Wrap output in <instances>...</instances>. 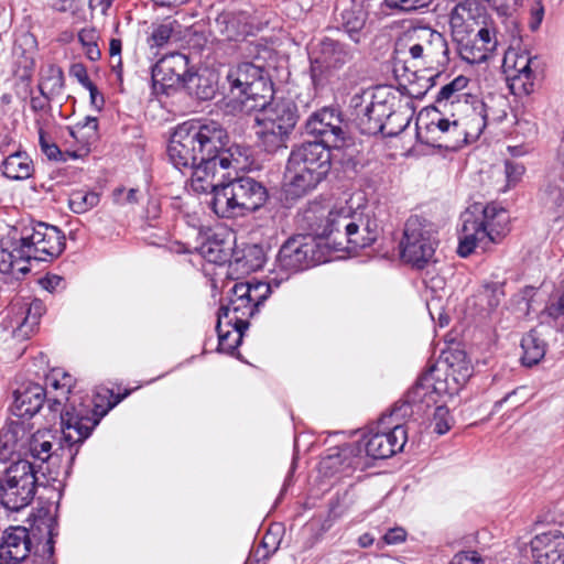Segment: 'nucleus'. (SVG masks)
Masks as SVG:
<instances>
[{"instance_id":"f257e3e1","label":"nucleus","mask_w":564,"mask_h":564,"mask_svg":"<svg viewBox=\"0 0 564 564\" xmlns=\"http://www.w3.org/2000/svg\"><path fill=\"white\" fill-rule=\"evenodd\" d=\"M229 137L215 120H192L178 124L171 135L167 154L180 171L191 172L196 193H214L212 207L223 217L243 216L261 208L269 195L267 187L250 176L225 182L229 170H238V148H226Z\"/></svg>"},{"instance_id":"f03ea898","label":"nucleus","mask_w":564,"mask_h":564,"mask_svg":"<svg viewBox=\"0 0 564 564\" xmlns=\"http://www.w3.org/2000/svg\"><path fill=\"white\" fill-rule=\"evenodd\" d=\"M47 406L52 412H59L62 427V449L67 448L70 460H74L79 446L89 437L104 414L93 408L88 399L73 392L75 379L63 369L56 368L45 378Z\"/></svg>"},{"instance_id":"7ed1b4c3","label":"nucleus","mask_w":564,"mask_h":564,"mask_svg":"<svg viewBox=\"0 0 564 564\" xmlns=\"http://www.w3.org/2000/svg\"><path fill=\"white\" fill-rule=\"evenodd\" d=\"M355 50L340 40L324 36L310 48V74L316 91L345 94L351 86L344 70L354 58Z\"/></svg>"},{"instance_id":"20e7f679","label":"nucleus","mask_w":564,"mask_h":564,"mask_svg":"<svg viewBox=\"0 0 564 564\" xmlns=\"http://www.w3.org/2000/svg\"><path fill=\"white\" fill-rule=\"evenodd\" d=\"M228 113H251L273 97V88L261 67L252 63L231 66L223 84Z\"/></svg>"},{"instance_id":"39448f33","label":"nucleus","mask_w":564,"mask_h":564,"mask_svg":"<svg viewBox=\"0 0 564 564\" xmlns=\"http://www.w3.org/2000/svg\"><path fill=\"white\" fill-rule=\"evenodd\" d=\"M508 215L503 208L487 205L479 213L478 207L462 214V228L457 252L468 257L477 248L486 250L490 243H496L505 235Z\"/></svg>"},{"instance_id":"423d86ee","label":"nucleus","mask_w":564,"mask_h":564,"mask_svg":"<svg viewBox=\"0 0 564 564\" xmlns=\"http://www.w3.org/2000/svg\"><path fill=\"white\" fill-rule=\"evenodd\" d=\"M253 112L260 145L270 153L286 148V140L297 121L295 106L290 101L271 102L269 99L268 104Z\"/></svg>"},{"instance_id":"0eeeda50","label":"nucleus","mask_w":564,"mask_h":564,"mask_svg":"<svg viewBox=\"0 0 564 564\" xmlns=\"http://www.w3.org/2000/svg\"><path fill=\"white\" fill-rule=\"evenodd\" d=\"M350 108L354 110L355 121L364 134L384 133L394 135L403 130V127L398 131L387 130V124L394 112L392 105L382 96L380 88L376 90L366 89L354 95L350 99Z\"/></svg>"},{"instance_id":"6e6552de","label":"nucleus","mask_w":564,"mask_h":564,"mask_svg":"<svg viewBox=\"0 0 564 564\" xmlns=\"http://www.w3.org/2000/svg\"><path fill=\"white\" fill-rule=\"evenodd\" d=\"M437 243L434 225L417 215L405 221L400 241V254L403 261L423 269L433 261Z\"/></svg>"},{"instance_id":"1a4fd4ad","label":"nucleus","mask_w":564,"mask_h":564,"mask_svg":"<svg viewBox=\"0 0 564 564\" xmlns=\"http://www.w3.org/2000/svg\"><path fill=\"white\" fill-rule=\"evenodd\" d=\"M231 293L232 297L228 305H223L219 308L218 318L226 321L227 326L239 325L248 328L249 318L270 295L271 283L240 282L234 285Z\"/></svg>"},{"instance_id":"9d476101","label":"nucleus","mask_w":564,"mask_h":564,"mask_svg":"<svg viewBox=\"0 0 564 564\" xmlns=\"http://www.w3.org/2000/svg\"><path fill=\"white\" fill-rule=\"evenodd\" d=\"M409 404L395 405L388 414H383L377 426L366 441L367 455L375 459H384L403 449L408 435L400 417L405 415Z\"/></svg>"},{"instance_id":"9b49d317","label":"nucleus","mask_w":564,"mask_h":564,"mask_svg":"<svg viewBox=\"0 0 564 564\" xmlns=\"http://www.w3.org/2000/svg\"><path fill=\"white\" fill-rule=\"evenodd\" d=\"M36 477L33 463L18 459L6 471L4 484L1 481L2 507L19 511L29 506L35 495Z\"/></svg>"},{"instance_id":"f8f14e48","label":"nucleus","mask_w":564,"mask_h":564,"mask_svg":"<svg viewBox=\"0 0 564 564\" xmlns=\"http://www.w3.org/2000/svg\"><path fill=\"white\" fill-rule=\"evenodd\" d=\"M403 45L412 59L422 64H445L448 62L449 50L445 36L430 26H413L402 36Z\"/></svg>"},{"instance_id":"ddd939ff","label":"nucleus","mask_w":564,"mask_h":564,"mask_svg":"<svg viewBox=\"0 0 564 564\" xmlns=\"http://www.w3.org/2000/svg\"><path fill=\"white\" fill-rule=\"evenodd\" d=\"M324 261L319 242L312 236H295L288 239L276 257L278 267L288 272L303 271Z\"/></svg>"},{"instance_id":"4468645a","label":"nucleus","mask_w":564,"mask_h":564,"mask_svg":"<svg viewBox=\"0 0 564 564\" xmlns=\"http://www.w3.org/2000/svg\"><path fill=\"white\" fill-rule=\"evenodd\" d=\"M20 235L32 260L52 261L65 249V236L56 226L37 223L24 227Z\"/></svg>"},{"instance_id":"2eb2a0df","label":"nucleus","mask_w":564,"mask_h":564,"mask_svg":"<svg viewBox=\"0 0 564 564\" xmlns=\"http://www.w3.org/2000/svg\"><path fill=\"white\" fill-rule=\"evenodd\" d=\"M307 134L316 138L315 143H322L328 149H340L345 144L346 131L340 113L329 107L313 112L305 122Z\"/></svg>"},{"instance_id":"dca6fc26","label":"nucleus","mask_w":564,"mask_h":564,"mask_svg":"<svg viewBox=\"0 0 564 564\" xmlns=\"http://www.w3.org/2000/svg\"><path fill=\"white\" fill-rule=\"evenodd\" d=\"M188 57L172 53L160 58L152 67V85L155 93L170 94L171 89L185 86L188 75Z\"/></svg>"},{"instance_id":"f3484780","label":"nucleus","mask_w":564,"mask_h":564,"mask_svg":"<svg viewBox=\"0 0 564 564\" xmlns=\"http://www.w3.org/2000/svg\"><path fill=\"white\" fill-rule=\"evenodd\" d=\"M31 257L20 231H10L0 240V272L15 279L30 272Z\"/></svg>"},{"instance_id":"a211bd4d","label":"nucleus","mask_w":564,"mask_h":564,"mask_svg":"<svg viewBox=\"0 0 564 564\" xmlns=\"http://www.w3.org/2000/svg\"><path fill=\"white\" fill-rule=\"evenodd\" d=\"M484 10L478 0H463L452 9L449 28L454 43L462 42L478 30Z\"/></svg>"},{"instance_id":"6ab92c4d","label":"nucleus","mask_w":564,"mask_h":564,"mask_svg":"<svg viewBox=\"0 0 564 564\" xmlns=\"http://www.w3.org/2000/svg\"><path fill=\"white\" fill-rule=\"evenodd\" d=\"M44 312L45 306L43 302L37 299L30 303H13L9 315L12 336L18 340L30 338L36 330Z\"/></svg>"},{"instance_id":"aec40b11","label":"nucleus","mask_w":564,"mask_h":564,"mask_svg":"<svg viewBox=\"0 0 564 564\" xmlns=\"http://www.w3.org/2000/svg\"><path fill=\"white\" fill-rule=\"evenodd\" d=\"M532 58L528 54H520L514 50L505 53L502 69L510 83L513 94H529L533 87L531 69Z\"/></svg>"},{"instance_id":"412c9836","label":"nucleus","mask_w":564,"mask_h":564,"mask_svg":"<svg viewBox=\"0 0 564 564\" xmlns=\"http://www.w3.org/2000/svg\"><path fill=\"white\" fill-rule=\"evenodd\" d=\"M357 227L351 229L345 238L344 249L357 251L372 245L379 235L380 223L375 213L368 208L359 209L352 216Z\"/></svg>"},{"instance_id":"4be33fe9","label":"nucleus","mask_w":564,"mask_h":564,"mask_svg":"<svg viewBox=\"0 0 564 564\" xmlns=\"http://www.w3.org/2000/svg\"><path fill=\"white\" fill-rule=\"evenodd\" d=\"M330 151L322 143L305 142L292 150L288 163L304 170L321 171L326 176L332 165Z\"/></svg>"},{"instance_id":"5701e85b","label":"nucleus","mask_w":564,"mask_h":564,"mask_svg":"<svg viewBox=\"0 0 564 564\" xmlns=\"http://www.w3.org/2000/svg\"><path fill=\"white\" fill-rule=\"evenodd\" d=\"M530 545L534 564H564V534L560 530L536 534Z\"/></svg>"},{"instance_id":"b1692460","label":"nucleus","mask_w":564,"mask_h":564,"mask_svg":"<svg viewBox=\"0 0 564 564\" xmlns=\"http://www.w3.org/2000/svg\"><path fill=\"white\" fill-rule=\"evenodd\" d=\"M457 117L467 142L476 141L488 124L489 105L482 100L473 99L458 110Z\"/></svg>"},{"instance_id":"393cba45","label":"nucleus","mask_w":564,"mask_h":564,"mask_svg":"<svg viewBox=\"0 0 564 564\" xmlns=\"http://www.w3.org/2000/svg\"><path fill=\"white\" fill-rule=\"evenodd\" d=\"M28 436V424L20 421H12L6 424L0 432V460H14V457L22 459L25 455V442Z\"/></svg>"},{"instance_id":"a878e982","label":"nucleus","mask_w":564,"mask_h":564,"mask_svg":"<svg viewBox=\"0 0 564 564\" xmlns=\"http://www.w3.org/2000/svg\"><path fill=\"white\" fill-rule=\"evenodd\" d=\"M47 401V391L39 383L25 382L14 391L12 412L19 417L33 416Z\"/></svg>"},{"instance_id":"bb28decb","label":"nucleus","mask_w":564,"mask_h":564,"mask_svg":"<svg viewBox=\"0 0 564 564\" xmlns=\"http://www.w3.org/2000/svg\"><path fill=\"white\" fill-rule=\"evenodd\" d=\"M543 210L555 219L564 216V163L552 172L540 194Z\"/></svg>"},{"instance_id":"cd10ccee","label":"nucleus","mask_w":564,"mask_h":564,"mask_svg":"<svg viewBox=\"0 0 564 564\" xmlns=\"http://www.w3.org/2000/svg\"><path fill=\"white\" fill-rule=\"evenodd\" d=\"M357 212L358 209H354L350 206H341L328 213L323 234L327 239H332L340 249H344L345 238L348 232L357 227L352 219Z\"/></svg>"},{"instance_id":"c85d7f7f","label":"nucleus","mask_w":564,"mask_h":564,"mask_svg":"<svg viewBox=\"0 0 564 564\" xmlns=\"http://www.w3.org/2000/svg\"><path fill=\"white\" fill-rule=\"evenodd\" d=\"M467 84V77L458 76L443 86L435 98L436 109L444 113H452L453 111L457 112L464 108V105H468L469 98H474L464 91Z\"/></svg>"},{"instance_id":"c756f323","label":"nucleus","mask_w":564,"mask_h":564,"mask_svg":"<svg viewBox=\"0 0 564 564\" xmlns=\"http://www.w3.org/2000/svg\"><path fill=\"white\" fill-rule=\"evenodd\" d=\"M324 177L321 171L304 170L288 163L285 171L286 193L292 197H301L314 189Z\"/></svg>"},{"instance_id":"7c9ffc66","label":"nucleus","mask_w":564,"mask_h":564,"mask_svg":"<svg viewBox=\"0 0 564 564\" xmlns=\"http://www.w3.org/2000/svg\"><path fill=\"white\" fill-rule=\"evenodd\" d=\"M32 547L31 532L23 527H18L7 534L1 554L7 555L14 564H20L32 558L29 556Z\"/></svg>"},{"instance_id":"2f4dec72","label":"nucleus","mask_w":564,"mask_h":564,"mask_svg":"<svg viewBox=\"0 0 564 564\" xmlns=\"http://www.w3.org/2000/svg\"><path fill=\"white\" fill-rule=\"evenodd\" d=\"M54 435L50 430H37L31 433L28 427L24 457H31L41 463L47 462L53 455Z\"/></svg>"},{"instance_id":"473e14b6","label":"nucleus","mask_w":564,"mask_h":564,"mask_svg":"<svg viewBox=\"0 0 564 564\" xmlns=\"http://www.w3.org/2000/svg\"><path fill=\"white\" fill-rule=\"evenodd\" d=\"M187 90L200 100H210L218 90V75L210 69L189 73L185 84Z\"/></svg>"},{"instance_id":"72a5a7b5","label":"nucleus","mask_w":564,"mask_h":564,"mask_svg":"<svg viewBox=\"0 0 564 564\" xmlns=\"http://www.w3.org/2000/svg\"><path fill=\"white\" fill-rule=\"evenodd\" d=\"M215 26L227 40L236 41L248 33L246 14L224 11L215 20Z\"/></svg>"},{"instance_id":"f704fd0d","label":"nucleus","mask_w":564,"mask_h":564,"mask_svg":"<svg viewBox=\"0 0 564 564\" xmlns=\"http://www.w3.org/2000/svg\"><path fill=\"white\" fill-rule=\"evenodd\" d=\"M39 144L42 153L50 160L55 162H66L68 159L77 160L88 153V148L82 144L78 149H66L62 151L59 147L51 140L45 131L39 129Z\"/></svg>"},{"instance_id":"c9c22d12","label":"nucleus","mask_w":564,"mask_h":564,"mask_svg":"<svg viewBox=\"0 0 564 564\" xmlns=\"http://www.w3.org/2000/svg\"><path fill=\"white\" fill-rule=\"evenodd\" d=\"M2 167L3 176L15 181L26 180L34 173L32 160L25 152L10 154L3 161Z\"/></svg>"},{"instance_id":"e433bc0d","label":"nucleus","mask_w":564,"mask_h":564,"mask_svg":"<svg viewBox=\"0 0 564 564\" xmlns=\"http://www.w3.org/2000/svg\"><path fill=\"white\" fill-rule=\"evenodd\" d=\"M471 376V369L467 362H462L455 367L451 365L445 373L444 387L441 381L434 387L438 393L455 394L468 381Z\"/></svg>"},{"instance_id":"4c0bfd02","label":"nucleus","mask_w":564,"mask_h":564,"mask_svg":"<svg viewBox=\"0 0 564 564\" xmlns=\"http://www.w3.org/2000/svg\"><path fill=\"white\" fill-rule=\"evenodd\" d=\"M430 129H432V131L436 130L444 135L446 141L453 143V148H459L468 143L455 111H453L448 118H440L436 122L432 121Z\"/></svg>"},{"instance_id":"58836bf2","label":"nucleus","mask_w":564,"mask_h":564,"mask_svg":"<svg viewBox=\"0 0 564 564\" xmlns=\"http://www.w3.org/2000/svg\"><path fill=\"white\" fill-rule=\"evenodd\" d=\"M247 328L239 325L227 326L226 321L218 318L216 330L218 334V350L227 354H232L234 350L240 345L243 332Z\"/></svg>"},{"instance_id":"ea45409f","label":"nucleus","mask_w":564,"mask_h":564,"mask_svg":"<svg viewBox=\"0 0 564 564\" xmlns=\"http://www.w3.org/2000/svg\"><path fill=\"white\" fill-rule=\"evenodd\" d=\"M523 355L521 360L525 366L536 365L545 355V343L535 329L527 333L521 340Z\"/></svg>"},{"instance_id":"a19ab883","label":"nucleus","mask_w":564,"mask_h":564,"mask_svg":"<svg viewBox=\"0 0 564 564\" xmlns=\"http://www.w3.org/2000/svg\"><path fill=\"white\" fill-rule=\"evenodd\" d=\"M456 46L460 57L469 64H480L490 57L488 50L473 35L457 42Z\"/></svg>"},{"instance_id":"79ce46f5","label":"nucleus","mask_w":564,"mask_h":564,"mask_svg":"<svg viewBox=\"0 0 564 564\" xmlns=\"http://www.w3.org/2000/svg\"><path fill=\"white\" fill-rule=\"evenodd\" d=\"M98 203L99 195L96 192L77 189L73 191L68 197L69 208L76 214H84L97 206Z\"/></svg>"},{"instance_id":"37998d69","label":"nucleus","mask_w":564,"mask_h":564,"mask_svg":"<svg viewBox=\"0 0 564 564\" xmlns=\"http://www.w3.org/2000/svg\"><path fill=\"white\" fill-rule=\"evenodd\" d=\"M366 24V14L362 11H345L343 14V26L349 39L359 43L362 37V30Z\"/></svg>"},{"instance_id":"c03bdc74","label":"nucleus","mask_w":564,"mask_h":564,"mask_svg":"<svg viewBox=\"0 0 564 564\" xmlns=\"http://www.w3.org/2000/svg\"><path fill=\"white\" fill-rule=\"evenodd\" d=\"M64 87V74L61 67L51 65L46 70V75L42 78L39 84L40 94L45 95V91L50 95H57Z\"/></svg>"},{"instance_id":"a18cd8bd","label":"nucleus","mask_w":564,"mask_h":564,"mask_svg":"<svg viewBox=\"0 0 564 564\" xmlns=\"http://www.w3.org/2000/svg\"><path fill=\"white\" fill-rule=\"evenodd\" d=\"M561 288L562 294L560 297L544 307L540 314V318L543 323L546 317L553 319L555 327L564 333V282H562Z\"/></svg>"},{"instance_id":"49530a36","label":"nucleus","mask_w":564,"mask_h":564,"mask_svg":"<svg viewBox=\"0 0 564 564\" xmlns=\"http://www.w3.org/2000/svg\"><path fill=\"white\" fill-rule=\"evenodd\" d=\"M476 41H479L488 53L491 55L498 46V39L496 29L492 25L485 24L484 26L478 28L473 34Z\"/></svg>"},{"instance_id":"de8ad7c7","label":"nucleus","mask_w":564,"mask_h":564,"mask_svg":"<svg viewBox=\"0 0 564 564\" xmlns=\"http://www.w3.org/2000/svg\"><path fill=\"white\" fill-rule=\"evenodd\" d=\"M200 252L207 261L224 263L228 260V252L216 241L208 240L200 247Z\"/></svg>"},{"instance_id":"09e8293b","label":"nucleus","mask_w":564,"mask_h":564,"mask_svg":"<svg viewBox=\"0 0 564 564\" xmlns=\"http://www.w3.org/2000/svg\"><path fill=\"white\" fill-rule=\"evenodd\" d=\"M487 301L490 310H495L505 297L503 284L499 282H491L484 285L480 294Z\"/></svg>"},{"instance_id":"8fccbe9b","label":"nucleus","mask_w":564,"mask_h":564,"mask_svg":"<svg viewBox=\"0 0 564 564\" xmlns=\"http://www.w3.org/2000/svg\"><path fill=\"white\" fill-rule=\"evenodd\" d=\"M242 261H245L248 271H257L264 263V254L262 248L253 245L245 250Z\"/></svg>"},{"instance_id":"3c124183","label":"nucleus","mask_w":564,"mask_h":564,"mask_svg":"<svg viewBox=\"0 0 564 564\" xmlns=\"http://www.w3.org/2000/svg\"><path fill=\"white\" fill-rule=\"evenodd\" d=\"M173 33L172 23H161L153 28V31L149 37L151 47H161L165 45Z\"/></svg>"},{"instance_id":"603ef678","label":"nucleus","mask_w":564,"mask_h":564,"mask_svg":"<svg viewBox=\"0 0 564 564\" xmlns=\"http://www.w3.org/2000/svg\"><path fill=\"white\" fill-rule=\"evenodd\" d=\"M452 417L449 410L446 406H437L433 414L434 431L443 435L447 433L452 427Z\"/></svg>"},{"instance_id":"864d4df0","label":"nucleus","mask_w":564,"mask_h":564,"mask_svg":"<svg viewBox=\"0 0 564 564\" xmlns=\"http://www.w3.org/2000/svg\"><path fill=\"white\" fill-rule=\"evenodd\" d=\"M390 8L400 9L402 11H416L427 8L433 0H384Z\"/></svg>"},{"instance_id":"5fc2aeb1","label":"nucleus","mask_w":564,"mask_h":564,"mask_svg":"<svg viewBox=\"0 0 564 564\" xmlns=\"http://www.w3.org/2000/svg\"><path fill=\"white\" fill-rule=\"evenodd\" d=\"M505 171H506V177L509 185H514L518 183L522 175L525 172V167L523 164L513 162V161H506L505 163Z\"/></svg>"},{"instance_id":"6e6d98bb","label":"nucleus","mask_w":564,"mask_h":564,"mask_svg":"<svg viewBox=\"0 0 564 564\" xmlns=\"http://www.w3.org/2000/svg\"><path fill=\"white\" fill-rule=\"evenodd\" d=\"M451 564H485L475 551L459 552L451 561Z\"/></svg>"},{"instance_id":"4d7b16f0","label":"nucleus","mask_w":564,"mask_h":564,"mask_svg":"<svg viewBox=\"0 0 564 564\" xmlns=\"http://www.w3.org/2000/svg\"><path fill=\"white\" fill-rule=\"evenodd\" d=\"M544 17V6L541 0H535L531 8V19L529 26L532 31H536L543 20Z\"/></svg>"},{"instance_id":"13d9d810","label":"nucleus","mask_w":564,"mask_h":564,"mask_svg":"<svg viewBox=\"0 0 564 564\" xmlns=\"http://www.w3.org/2000/svg\"><path fill=\"white\" fill-rule=\"evenodd\" d=\"M137 195L138 189L134 188H130L128 192H126L123 188H117L113 192L115 200L121 205L138 203Z\"/></svg>"},{"instance_id":"bf43d9fd","label":"nucleus","mask_w":564,"mask_h":564,"mask_svg":"<svg viewBox=\"0 0 564 564\" xmlns=\"http://www.w3.org/2000/svg\"><path fill=\"white\" fill-rule=\"evenodd\" d=\"M69 75L75 77L84 87L90 86L93 83L87 74V69L84 64L75 63L69 68Z\"/></svg>"},{"instance_id":"052dcab7","label":"nucleus","mask_w":564,"mask_h":564,"mask_svg":"<svg viewBox=\"0 0 564 564\" xmlns=\"http://www.w3.org/2000/svg\"><path fill=\"white\" fill-rule=\"evenodd\" d=\"M405 539L406 531L401 527L392 528L383 535L384 543L389 545L399 544L405 541Z\"/></svg>"},{"instance_id":"680f3d73","label":"nucleus","mask_w":564,"mask_h":564,"mask_svg":"<svg viewBox=\"0 0 564 564\" xmlns=\"http://www.w3.org/2000/svg\"><path fill=\"white\" fill-rule=\"evenodd\" d=\"M78 41L84 48L97 42L96 31L94 29H83L78 33Z\"/></svg>"},{"instance_id":"e2e57ef3","label":"nucleus","mask_w":564,"mask_h":564,"mask_svg":"<svg viewBox=\"0 0 564 564\" xmlns=\"http://www.w3.org/2000/svg\"><path fill=\"white\" fill-rule=\"evenodd\" d=\"M50 94L45 91V95L34 96L30 100L31 109L35 112L44 110L48 106Z\"/></svg>"},{"instance_id":"0e129e2a","label":"nucleus","mask_w":564,"mask_h":564,"mask_svg":"<svg viewBox=\"0 0 564 564\" xmlns=\"http://www.w3.org/2000/svg\"><path fill=\"white\" fill-rule=\"evenodd\" d=\"M507 113L503 109V104L498 105V107L489 106V118L488 123L490 122H500L506 118Z\"/></svg>"},{"instance_id":"69168bd1","label":"nucleus","mask_w":564,"mask_h":564,"mask_svg":"<svg viewBox=\"0 0 564 564\" xmlns=\"http://www.w3.org/2000/svg\"><path fill=\"white\" fill-rule=\"evenodd\" d=\"M115 0H89L88 4L91 10L99 9L102 15H108L109 9Z\"/></svg>"},{"instance_id":"338daca9","label":"nucleus","mask_w":564,"mask_h":564,"mask_svg":"<svg viewBox=\"0 0 564 564\" xmlns=\"http://www.w3.org/2000/svg\"><path fill=\"white\" fill-rule=\"evenodd\" d=\"M85 88L89 90L91 104L96 108L100 109L104 106L105 100L102 95L98 91L96 85L91 83L90 86H86Z\"/></svg>"},{"instance_id":"774afa93","label":"nucleus","mask_w":564,"mask_h":564,"mask_svg":"<svg viewBox=\"0 0 564 564\" xmlns=\"http://www.w3.org/2000/svg\"><path fill=\"white\" fill-rule=\"evenodd\" d=\"M63 282V279L58 275H52V276H46L43 281H42V285L45 290L47 291H54L56 290L61 283Z\"/></svg>"}]
</instances>
